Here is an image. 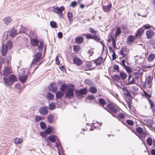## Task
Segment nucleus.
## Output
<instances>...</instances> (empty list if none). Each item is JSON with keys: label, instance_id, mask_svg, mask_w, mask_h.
Wrapping results in <instances>:
<instances>
[{"label": "nucleus", "instance_id": "obj_39", "mask_svg": "<svg viewBox=\"0 0 155 155\" xmlns=\"http://www.w3.org/2000/svg\"><path fill=\"white\" fill-rule=\"evenodd\" d=\"M54 117L52 115H49L48 117V121L50 123H52L53 121Z\"/></svg>", "mask_w": 155, "mask_h": 155}, {"label": "nucleus", "instance_id": "obj_10", "mask_svg": "<svg viewBox=\"0 0 155 155\" xmlns=\"http://www.w3.org/2000/svg\"><path fill=\"white\" fill-rule=\"evenodd\" d=\"M3 20L6 25H9L12 21V18L10 16H8L5 17L3 18Z\"/></svg>", "mask_w": 155, "mask_h": 155}, {"label": "nucleus", "instance_id": "obj_25", "mask_svg": "<svg viewBox=\"0 0 155 155\" xmlns=\"http://www.w3.org/2000/svg\"><path fill=\"white\" fill-rule=\"evenodd\" d=\"M11 58L10 57H5L3 59V62L6 64L8 65V62L9 60Z\"/></svg>", "mask_w": 155, "mask_h": 155}, {"label": "nucleus", "instance_id": "obj_14", "mask_svg": "<svg viewBox=\"0 0 155 155\" xmlns=\"http://www.w3.org/2000/svg\"><path fill=\"white\" fill-rule=\"evenodd\" d=\"M73 63L77 65H80L82 63V61L77 57H74L73 59Z\"/></svg>", "mask_w": 155, "mask_h": 155}, {"label": "nucleus", "instance_id": "obj_28", "mask_svg": "<svg viewBox=\"0 0 155 155\" xmlns=\"http://www.w3.org/2000/svg\"><path fill=\"white\" fill-rule=\"evenodd\" d=\"M46 98L49 100H51L54 98V95L50 93H48L46 95Z\"/></svg>", "mask_w": 155, "mask_h": 155}, {"label": "nucleus", "instance_id": "obj_26", "mask_svg": "<svg viewBox=\"0 0 155 155\" xmlns=\"http://www.w3.org/2000/svg\"><path fill=\"white\" fill-rule=\"evenodd\" d=\"M69 86H67L66 84H64L62 85L60 88V90L62 92L65 91L67 89H68V87Z\"/></svg>", "mask_w": 155, "mask_h": 155}, {"label": "nucleus", "instance_id": "obj_59", "mask_svg": "<svg viewBox=\"0 0 155 155\" xmlns=\"http://www.w3.org/2000/svg\"><path fill=\"white\" fill-rule=\"evenodd\" d=\"M88 98L89 100H93L95 98L94 96L93 95H91L88 96Z\"/></svg>", "mask_w": 155, "mask_h": 155}, {"label": "nucleus", "instance_id": "obj_18", "mask_svg": "<svg viewBox=\"0 0 155 155\" xmlns=\"http://www.w3.org/2000/svg\"><path fill=\"white\" fill-rule=\"evenodd\" d=\"M9 79L10 82H11L12 84L17 81V77L14 75H12L10 76L9 77Z\"/></svg>", "mask_w": 155, "mask_h": 155}, {"label": "nucleus", "instance_id": "obj_23", "mask_svg": "<svg viewBox=\"0 0 155 155\" xmlns=\"http://www.w3.org/2000/svg\"><path fill=\"white\" fill-rule=\"evenodd\" d=\"M49 140L52 142H55V140L57 139V137L54 135H50L49 137Z\"/></svg>", "mask_w": 155, "mask_h": 155}, {"label": "nucleus", "instance_id": "obj_24", "mask_svg": "<svg viewBox=\"0 0 155 155\" xmlns=\"http://www.w3.org/2000/svg\"><path fill=\"white\" fill-rule=\"evenodd\" d=\"M143 31L144 30L142 28H140L136 32L135 38H136L138 37H140L141 36V34L143 32Z\"/></svg>", "mask_w": 155, "mask_h": 155}, {"label": "nucleus", "instance_id": "obj_54", "mask_svg": "<svg viewBox=\"0 0 155 155\" xmlns=\"http://www.w3.org/2000/svg\"><path fill=\"white\" fill-rule=\"evenodd\" d=\"M143 28H144L145 29H149L151 27L150 25L149 24H147L146 25H143Z\"/></svg>", "mask_w": 155, "mask_h": 155}, {"label": "nucleus", "instance_id": "obj_36", "mask_svg": "<svg viewBox=\"0 0 155 155\" xmlns=\"http://www.w3.org/2000/svg\"><path fill=\"white\" fill-rule=\"evenodd\" d=\"M146 134L143 132L141 134H140V135L138 136L140 139L141 140H142L143 139L145 138Z\"/></svg>", "mask_w": 155, "mask_h": 155}, {"label": "nucleus", "instance_id": "obj_55", "mask_svg": "<svg viewBox=\"0 0 155 155\" xmlns=\"http://www.w3.org/2000/svg\"><path fill=\"white\" fill-rule=\"evenodd\" d=\"M89 31L91 33L94 34H95L97 32V31H96L94 30L91 28H89Z\"/></svg>", "mask_w": 155, "mask_h": 155}, {"label": "nucleus", "instance_id": "obj_47", "mask_svg": "<svg viewBox=\"0 0 155 155\" xmlns=\"http://www.w3.org/2000/svg\"><path fill=\"white\" fill-rule=\"evenodd\" d=\"M116 116L118 117L117 118H120L121 119H123L125 117V115L124 114H118L117 115H116Z\"/></svg>", "mask_w": 155, "mask_h": 155}, {"label": "nucleus", "instance_id": "obj_20", "mask_svg": "<svg viewBox=\"0 0 155 155\" xmlns=\"http://www.w3.org/2000/svg\"><path fill=\"white\" fill-rule=\"evenodd\" d=\"M134 74L135 76V78L137 79H140V80L142 79V74L141 73L134 72Z\"/></svg>", "mask_w": 155, "mask_h": 155}, {"label": "nucleus", "instance_id": "obj_35", "mask_svg": "<svg viewBox=\"0 0 155 155\" xmlns=\"http://www.w3.org/2000/svg\"><path fill=\"white\" fill-rule=\"evenodd\" d=\"M121 32V31L120 28H117L115 33V37H117Z\"/></svg>", "mask_w": 155, "mask_h": 155}, {"label": "nucleus", "instance_id": "obj_2", "mask_svg": "<svg viewBox=\"0 0 155 155\" xmlns=\"http://www.w3.org/2000/svg\"><path fill=\"white\" fill-rule=\"evenodd\" d=\"M12 42L10 41H8L6 45H3L1 50L2 54L3 56L6 55L8 49H10L12 47Z\"/></svg>", "mask_w": 155, "mask_h": 155}, {"label": "nucleus", "instance_id": "obj_61", "mask_svg": "<svg viewBox=\"0 0 155 155\" xmlns=\"http://www.w3.org/2000/svg\"><path fill=\"white\" fill-rule=\"evenodd\" d=\"M88 53L91 56L94 53L93 51V49L92 48H91L89 50Z\"/></svg>", "mask_w": 155, "mask_h": 155}, {"label": "nucleus", "instance_id": "obj_27", "mask_svg": "<svg viewBox=\"0 0 155 155\" xmlns=\"http://www.w3.org/2000/svg\"><path fill=\"white\" fill-rule=\"evenodd\" d=\"M111 7V5L110 4L107 6H104L103 7V9L106 12H108L109 11L110 9V8Z\"/></svg>", "mask_w": 155, "mask_h": 155}, {"label": "nucleus", "instance_id": "obj_17", "mask_svg": "<svg viewBox=\"0 0 155 155\" xmlns=\"http://www.w3.org/2000/svg\"><path fill=\"white\" fill-rule=\"evenodd\" d=\"M10 73V68L8 67H6L4 70L3 75L5 76H7Z\"/></svg>", "mask_w": 155, "mask_h": 155}, {"label": "nucleus", "instance_id": "obj_12", "mask_svg": "<svg viewBox=\"0 0 155 155\" xmlns=\"http://www.w3.org/2000/svg\"><path fill=\"white\" fill-rule=\"evenodd\" d=\"M120 54L123 56V57H126L128 54V52L127 51L126 48H122L121 51L119 52Z\"/></svg>", "mask_w": 155, "mask_h": 155}, {"label": "nucleus", "instance_id": "obj_9", "mask_svg": "<svg viewBox=\"0 0 155 155\" xmlns=\"http://www.w3.org/2000/svg\"><path fill=\"white\" fill-rule=\"evenodd\" d=\"M48 88L51 91H56L58 89V86L56 83L52 82L48 87Z\"/></svg>", "mask_w": 155, "mask_h": 155}, {"label": "nucleus", "instance_id": "obj_31", "mask_svg": "<svg viewBox=\"0 0 155 155\" xmlns=\"http://www.w3.org/2000/svg\"><path fill=\"white\" fill-rule=\"evenodd\" d=\"M153 123V121L151 120H148L146 122V124L147 126L149 127H152V125Z\"/></svg>", "mask_w": 155, "mask_h": 155}, {"label": "nucleus", "instance_id": "obj_52", "mask_svg": "<svg viewBox=\"0 0 155 155\" xmlns=\"http://www.w3.org/2000/svg\"><path fill=\"white\" fill-rule=\"evenodd\" d=\"M84 83L90 85L91 84L92 82L89 79H87L85 80Z\"/></svg>", "mask_w": 155, "mask_h": 155}, {"label": "nucleus", "instance_id": "obj_41", "mask_svg": "<svg viewBox=\"0 0 155 155\" xmlns=\"http://www.w3.org/2000/svg\"><path fill=\"white\" fill-rule=\"evenodd\" d=\"M103 61V59L101 58H99L95 60V63L97 65L101 64Z\"/></svg>", "mask_w": 155, "mask_h": 155}, {"label": "nucleus", "instance_id": "obj_58", "mask_svg": "<svg viewBox=\"0 0 155 155\" xmlns=\"http://www.w3.org/2000/svg\"><path fill=\"white\" fill-rule=\"evenodd\" d=\"M25 28L23 27L22 26H21L20 29V31H18L19 33L20 32H23L25 31Z\"/></svg>", "mask_w": 155, "mask_h": 155}, {"label": "nucleus", "instance_id": "obj_56", "mask_svg": "<svg viewBox=\"0 0 155 155\" xmlns=\"http://www.w3.org/2000/svg\"><path fill=\"white\" fill-rule=\"evenodd\" d=\"M127 124L130 125H132L134 124L133 121L131 120H127Z\"/></svg>", "mask_w": 155, "mask_h": 155}, {"label": "nucleus", "instance_id": "obj_11", "mask_svg": "<svg viewBox=\"0 0 155 155\" xmlns=\"http://www.w3.org/2000/svg\"><path fill=\"white\" fill-rule=\"evenodd\" d=\"M48 107H43L39 109V112L40 114L43 115H45L47 114L48 112Z\"/></svg>", "mask_w": 155, "mask_h": 155}, {"label": "nucleus", "instance_id": "obj_8", "mask_svg": "<svg viewBox=\"0 0 155 155\" xmlns=\"http://www.w3.org/2000/svg\"><path fill=\"white\" fill-rule=\"evenodd\" d=\"M87 90L85 88H83L76 91V95L78 97L82 96L83 95L86 94Z\"/></svg>", "mask_w": 155, "mask_h": 155}, {"label": "nucleus", "instance_id": "obj_19", "mask_svg": "<svg viewBox=\"0 0 155 155\" xmlns=\"http://www.w3.org/2000/svg\"><path fill=\"white\" fill-rule=\"evenodd\" d=\"M134 40V38L133 36L130 35L127 38V44H130Z\"/></svg>", "mask_w": 155, "mask_h": 155}, {"label": "nucleus", "instance_id": "obj_60", "mask_svg": "<svg viewBox=\"0 0 155 155\" xmlns=\"http://www.w3.org/2000/svg\"><path fill=\"white\" fill-rule=\"evenodd\" d=\"M116 41L114 38H113L112 39V45L114 48H116Z\"/></svg>", "mask_w": 155, "mask_h": 155}, {"label": "nucleus", "instance_id": "obj_43", "mask_svg": "<svg viewBox=\"0 0 155 155\" xmlns=\"http://www.w3.org/2000/svg\"><path fill=\"white\" fill-rule=\"evenodd\" d=\"M136 131L139 134H141L143 132V129L140 127H138L136 128Z\"/></svg>", "mask_w": 155, "mask_h": 155}, {"label": "nucleus", "instance_id": "obj_1", "mask_svg": "<svg viewBox=\"0 0 155 155\" xmlns=\"http://www.w3.org/2000/svg\"><path fill=\"white\" fill-rule=\"evenodd\" d=\"M108 111L110 113L112 116L116 118H117V116H116V114L118 111V108L116 106H115L113 104L111 103L109 104L107 106Z\"/></svg>", "mask_w": 155, "mask_h": 155}, {"label": "nucleus", "instance_id": "obj_42", "mask_svg": "<svg viewBox=\"0 0 155 155\" xmlns=\"http://www.w3.org/2000/svg\"><path fill=\"white\" fill-rule=\"evenodd\" d=\"M99 102L100 104L101 105H104L106 104V102L103 98H100L99 99Z\"/></svg>", "mask_w": 155, "mask_h": 155}, {"label": "nucleus", "instance_id": "obj_50", "mask_svg": "<svg viewBox=\"0 0 155 155\" xmlns=\"http://www.w3.org/2000/svg\"><path fill=\"white\" fill-rule=\"evenodd\" d=\"M78 4L76 1H73L71 2L70 6L72 7H75Z\"/></svg>", "mask_w": 155, "mask_h": 155}, {"label": "nucleus", "instance_id": "obj_63", "mask_svg": "<svg viewBox=\"0 0 155 155\" xmlns=\"http://www.w3.org/2000/svg\"><path fill=\"white\" fill-rule=\"evenodd\" d=\"M55 61L56 63L58 65L60 64V61L58 59V56H57L55 58Z\"/></svg>", "mask_w": 155, "mask_h": 155}, {"label": "nucleus", "instance_id": "obj_7", "mask_svg": "<svg viewBox=\"0 0 155 155\" xmlns=\"http://www.w3.org/2000/svg\"><path fill=\"white\" fill-rule=\"evenodd\" d=\"M127 74L126 73L123 72H121L120 73V75H115L114 76V79L117 81H119L120 79L124 80L126 78Z\"/></svg>", "mask_w": 155, "mask_h": 155}, {"label": "nucleus", "instance_id": "obj_51", "mask_svg": "<svg viewBox=\"0 0 155 155\" xmlns=\"http://www.w3.org/2000/svg\"><path fill=\"white\" fill-rule=\"evenodd\" d=\"M94 39L95 40H96L97 41H99L100 40V39L99 37H97V35H92V38Z\"/></svg>", "mask_w": 155, "mask_h": 155}, {"label": "nucleus", "instance_id": "obj_48", "mask_svg": "<svg viewBox=\"0 0 155 155\" xmlns=\"http://www.w3.org/2000/svg\"><path fill=\"white\" fill-rule=\"evenodd\" d=\"M55 106V103H51L49 104V107L50 110L53 109Z\"/></svg>", "mask_w": 155, "mask_h": 155}, {"label": "nucleus", "instance_id": "obj_53", "mask_svg": "<svg viewBox=\"0 0 155 155\" xmlns=\"http://www.w3.org/2000/svg\"><path fill=\"white\" fill-rule=\"evenodd\" d=\"M40 126L41 128L43 129H45L46 127L45 124L43 122H42L40 123Z\"/></svg>", "mask_w": 155, "mask_h": 155}, {"label": "nucleus", "instance_id": "obj_15", "mask_svg": "<svg viewBox=\"0 0 155 155\" xmlns=\"http://www.w3.org/2000/svg\"><path fill=\"white\" fill-rule=\"evenodd\" d=\"M19 33L18 31L16 29H12L10 32V35L12 37H13L17 35Z\"/></svg>", "mask_w": 155, "mask_h": 155}, {"label": "nucleus", "instance_id": "obj_3", "mask_svg": "<svg viewBox=\"0 0 155 155\" xmlns=\"http://www.w3.org/2000/svg\"><path fill=\"white\" fill-rule=\"evenodd\" d=\"M42 53L41 52L37 53L34 56L32 64L33 65H37L39 64V62L42 59Z\"/></svg>", "mask_w": 155, "mask_h": 155}, {"label": "nucleus", "instance_id": "obj_13", "mask_svg": "<svg viewBox=\"0 0 155 155\" xmlns=\"http://www.w3.org/2000/svg\"><path fill=\"white\" fill-rule=\"evenodd\" d=\"M146 35L147 38L150 39L154 35V32L151 29H150L147 31L146 32Z\"/></svg>", "mask_w": 155, "mask_h": 155}, {"label": "nucleus", "instance_id": "obj_5", "mask_svg": "<svg viewBox=\"0 0 155 155\" xmlns=\"http://www.w3.org/2000/svg\"><path fill=\"white\" fill-rule=\"evenodd\" d=\"M64 9V8L63 6H61L60 8L58 7H53V11L54 12L57 14L60 18H63V16L62 11Z\"/></svg>", "mask_w": 155, "mask_h": 155}, {"label": "nucleus", "instance_id": "obj_37", "mask_svg": "<svg viewBox=\"0 0 155 155\" xmlns=\"http://www.w3.org/2000/svg\"><path fill=\"white\" fill-rule=\"evenodd\" d=\"M122 89L124 92V95H129L130 93L128 92V91L126 87H123V88H122Z\"/></svg>", "mask_w": 155, "mask_h": 155}, {"label": "nucleus", "instance_id": "obj_44", "mask_svg": "<svg viewBox=\"0 0 155 155\" xmlns=\"http://www.w3.org/2000/svg\"><path fill=\"white\" fill-rule=\"evenodd\" d=\"M39 49L40 50H42L44 47V45L43 42H40L39 45H38Z\"/></svg>", "mask_w": 155, "mask_h": 155}, {"label": "nucleus", "instance_id": "obj_38", "mask_svg": "<svg viewBox=\"0 0 155 155\" xmlns=\"http://www.w3.org/2000/svg\"><path fill=\"white\" fill-rule=\"evenodd\" d=\"M67 16L70 21H72L73 20V15L72 13L71 12L68 13Z\"/></svg>", "mask_w": 155, "mask_h": 155}, {"label": "nucleus", "instance_id": "obj_40", "mask_svg": "<svg viewBox=\"0 0 155 155\" xmlns=\"http://www.w3.org/2000/svg\"><path fill=\"white\" fill-rule=\"evenodd\" d=\"M147 144L149 146H151L152 143V139L151 137L148 138L147 140Z\"/></svg>", "mask_w": 155, "mask_h": 155}, {"label": "nucleus", "instance_id": "obj_45", "mask_svg": "<svg viewBox=\"0 0 155 155\" xmlns=\"http://www.w3.org/2000/svg\"><path fill=\"white\" fill-rule=\"evenodd\" d=\"M4 81V83L5 84L7 85H9L10 83V81L6 77H4L3 78Z\"/></svg>", "mask_w": 155, "mask_h": 155}, {"label": "nucleus", "instance_id": "obj_62", "mask_svg": "<svg viewBox=\"0 0 155 155\" xmlns=\"http://www.w3.org/2000/svg\"><path fill=\"white\" fill-rule=\"evenodd\" d=\"M124 68L127 72H130L131 71V69L129 68V67L126 66L124 67Z\"/></svg>", "mask_w": 155, "mask_h": 155}, {"label": "nucleus", "instance_id": "obj_30", "mask_svg": "<svg viewBox=\"0 0 155 155\" xmlns=\"http://www.w3.org/2000/svg\"><path fill=\"white\" fill-rule=\"evenodd\" d=\"M64 95V94L60 91H58L56 94V96L57 98L59 99L61 98Z\"/></svg>", "mask_w": 155, "mask_h": 155}, {"label": "nucleus", "instance_id": "obj_21", "mask_svg": "<svg viewBox=\"0 0 155 155\" xmlns=\"http://www.w3.org/2000/svg\"><path fill=\"white\" fill-rule=\"evenodd\" d=\"M155 58V54H150L148 56V61L149 62L152 61Z\"/></svg>", "mask_w": 155, "mask_h": 155}, {"label": "nucleus", "instance_id": "obj_34", "mask_svg": "<svg viewBox=\"0 0 155 155\" xmlns=\"http://www.w3.org/2000/svg\"><path fill=\"white\" fill-rule=\"evenodd\" d=\"M43 119V118L42 117L36 115L35 116V122L37 123Z\"/></svg>", "mask_w": 155, "mask_h": 155}, {"label": "nucleus", "instance_id": "obj_46", "mask_svg": "<svg viewBox=\"0 0 155 155\" xmlns=\"http://www.w3.org/2000/svg\"><path fill=\"white\" fill-rule=\"evenodd\" d=\"M50 25L53 28H57L56 23L54 21H51L50 22Z\"/></svg>", "mask_w": 155, "mask_h": 155}, {"label": "nucleus", "instance_id": "obj_6", "mask_svg": "<svg viewBox=\"0 0 155 155\" xmlns=\"http://www.w3.org/2000/svg\"><path fill=\"white\" fill-rule=\"evenodd\" d=\"M74 90V87L73 85H71L68 87V89L66 91V95L68 98H71L73 96V91Z\"/></svg>", "mask_w": 155, "mask_h": 155}, {"label": "nucleus", "instance_id": "obj_49", "mask_svg": "<svg viewBox=\"0 0 155 155\" xmlns=\"http://www.w3.org/2000/svg\"><path fill=\"white\" fill-rule=\"evenodd\" d=\"M52 131V128L51 127H48L45 130V132L46 134H49Z\"/></svg>", "mask_w": 155, "mask_h": 155}, {"label": "nucleus", "instance_id": "obj_64", "mask_svg": "<svg viewBox=\"0 0 155 155\" xmlns=\"http://www.w3.org/2000/svg\"><path fill=\"white\" fill-rule=\"evenodd\" d=\"M86 38L88 39H91L92 35H91L90 34H86L85 35Z\"/></svg>", "mask_w": 155, "mask_h": 155}, {"label": "nucleus", "instance_id": "obj_57", "mask_svg": "<svg viewBox=\"0 0 155 155\" xmlns=\"http://www.w3.org/2000/svg\"><path fill=\"white\" fill-rule=\"evenodd\" d=\"M113 68L114 70L117 71H118L119 70V68L118 65L116 64L114 65Z\"/></svg>", "mask_w": 155, "mask_h": 155}, {"label": "nucleus", "instance_id": "obj_4", "mask_svg": "<svg viewBox=\"0 0 155 155\" xmlns=\"http://www.w3.org/2000/svg\"><path fill=\"white\" fill-rule=\"evenodd\" d=\"M25 69L23 68L21 70V71H19L20 74L19 78L20 81L22 83L25 82L28 78V74L27 73L25 70Z\"/></svg>", "mask_w": 155, "mask_h": 155}, {"label": "nucleus", "instance_id": "obj_22", "mask_svg": "<svg viewBox=\"0 0 155 155\" xmlns=\"http://www.w3.org/2000/svg\"><path fill=\"white\" fill-rule=\"evenodd\" d=\"M75 40L76 43L80 44L83 42V38L81 37H77L76 38Z\"/></svg>", "mask_w": 155, "mask_h": 155}, {"label": "nucleus", "instance_id": "obj_29", "mask_svg": "<svg viewBox=\"0 0 155 155\" xmlns=\"http://www.w3.org/2000/svg\"><path fill=\"white\" fill-rule=\"evenodd\" d=\"M31 43L32 45H38V42L37 39L35 38H32L31 40Z\"/></svg>", "mask_w": 155, "mask_h": 155}, {"label": "nucleus", "instance_id": "obj_33", "mask_svg": "<svg viewBox=\"0 0 155 155\" xmlns=\"http://www.w3.org/2000/svg\"><path fill=\"white\" fill-rule=\"evenodd\" d=\"M89 91L91 93H94L97 91V89L94 87H91L89 89Z\"/></svg>", "mask_w": 155, "mask_h": 155}, {"label": "nucleus", "instance_id": "obj_32", "mask_svg": "<svg viewBox=\"0 0 155 155\" xmlns=\"http://www.w3.org/2000/svg\"><path fill=\"white\" fill-rule=\"evenodd\" d=\"M73 49L74 51L77 52L80 51L81 47L79 45H75L73 46Z\"/></svg>", "mask_w": 155, "mask_h": 155}, {"label": "nucleus", "instance_id": "obj_16", "mask_svg": "<svg viewBox=\"0 0 155 155\" xmlns=\"http://www.w3.org/2000/svg\"><path fill=\"white\" fill-rule=\"evenodd\" d=\"M23 141V139L21 138H16L14 139V143L16 145L21 144Z\"/></svg>", "mask_w": 155, "mask_h": 155}]
</instances>
